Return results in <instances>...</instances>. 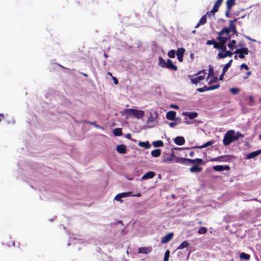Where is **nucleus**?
I'll use <instances>...</instances> for the list:
<instances>
[{"label": "nucleus", "instance_id": "43", "mask_svg": "<svg viewBox=\"0 0 261 261\" xmlns=\"http://www.w3.org/2000/svg\"><path fill=\"white\" fill-rule=\"evenodd\" d=\"M121 196H120V194H118L117 195H116L115 197V199L117 200V201H119L120 202H122V200L121 199Z\"/></svg>", "mask_w": 261, "mask_h": 261}, {"label": "nucleus", "instance_id": "17", "mask_svg": "<svg viewBox=\"0 0 261 261\" xmlns=\"http://www.w3.org/2000/svg\"><path fill=\"white\" fill-rule=\"evenodd\" d=\"M260 153H261V149H259V150L253 151V152H251L250 153L248 154L247 158L248 159H252L255 156H258Z\"/></svg>", "mask_w": 261, "mask_h": 261}, {"label": "nucleus", "instance_id": "44", "mask_svg": "<svg viewBox=\"0 0 261 261\" xmlns=\"http://www.w3.org/2000/svg\"><path fill=\"white\" fill-rule=\"evenodd\" d=\"M225 53L226 54V57H231L232 56V55H233V53H232L230 50H226L225 51Z\"/></svg>", "mask_w": 261, "mask_h": 261}, {"label": "nucleus", "instance_id": "14", "mask_svg": "<svg viewBox=\"0 0 261 261\" xmlns=\"http://www.w3.org/2000/svg\"><path fill=\"white\" fill-rule=\"evenodd\" d=\"M155 175V173L153 171H149L147 172L145 175L142 176V180H146L148 179L152 178Z\"/></svg>", "mask_w": 261, "mask_h": 261}, {"label": "nucleus", "instance_id": "10", "mask_svg": "<svg viewBox=\"0 0 261 261\" xmlns=\"http://www.w3.org/2000/svg\"><path fill=\"white\" fill-rule=\"evenodd\" d=\"M116 150L118 152L121 154H125L127 152L126 146L124 144L118 145L116 146Z\"/></svg>", "mask_w": 261, "mask_h": 261}, {"label": "nucleus", "instance_id": "62", "mask_svg": "<svg viewBox=\"0 0 261 261\" xmlns=\"http://www.w3.org/2000/svg\"><path fill=\"white\" fill-rule=\"evenodd\" d=\"M0 118H4V115L3 113H0Z\"/></svg>", "mask_w": 261, "mask_h": 261}, {"label": "nucleus", "instance_id": "27", "mask_svg": "<svg viewBox=\"0 0 261 261\" xmlns=\"http://www.w3.org/2000/svg\"><path fill=\"white\" fill-rule=\"evenodd\" d=\"M152 144L155 147H162L164 146V143L161 140H158L153 142Z\"/></svg>", "mask_w": 261, "mask_h": 261}, {"label": "nucleus", "instance_id": "58", "mask_svg": "<svg viewBox=\"0 0 261 261\" xmlns=\"http://www.w3.org/2000/svg\"><path fill=\"white\" fill-rule=\"evenodd\" d=\"M126 138H128V139H130L131 135L130 134H127L126 135Z\"/></svg>", "mask_w": 261, "mask_h": 261}, {"label": "nucleus", "instance_id": "11", "mask_svg": "<svg viewBox=\"0 0 261 261\" xmlns=\"http://www.w3.org/2000/svg\"><path fill=\"white\" fill-rule=\"evenodd\" d=\"M174 142L177 145H182L185 143V139L183 137L178 136L174 139Z\"/></svg>", "mask_w": 261, "mask_h": 261}, {"label": "nucleus", "instance_id": "56", "mask_svg": "<svg viewBox=\"0 0 261 261\" xmlns=\"http://www.w3.org/2000/svg\"><path fill=\"white\" fill-rule=\"evenodd\" d=\"M141 194L140 193H137V194L136 195H132V196H135L136 197H140L141 196Z\"/></svg>", "mask_w": 261, "mask_h": 261}, {"label": "nucleus", "instance_id": "19", "mask_svg": "<svg viewBox=\"0 0 261 261\" xmlns=\"http://www.w3.org/2000/svg\"><path fill=\"white\" fill-rule=\"evenodd\" d=\"M188 160H189V159L177 157V158H176L175 162H176V163H177L188 164Z\"/></svg>", "mask_w": 261, "mask_h": 261}, {"label": "nucleus", "instance_id": "34", "mask_svg": "<svg viewBox=\"0 0 261 261\" xmlns=\"http://www.w3.org/2000/svg\"><path fill=\"white\" fill-rule=\"evenodd\" d=\"M207 232V229L206 227H200L198 229V232L199 233V234H205Z\"/></svg>", "mask_w": 261, "mask_h": 261}, {"label": "nucleus", "instance_id": "54", "mask_svg": "<svg viewBox=\"0 0 261 261\" xmlns=\"http://www.w3.org/2000/svg\"><path fill=\"white\" fill-rule=\"evenodd\" d=\"M194 154H195V152L192 151L190 152L189 155H190V156L192 157V156H193L194 155Z\"/></svg>", "mask_w": 261, "mask_h": 261}, {"label": "nucleus", "instance_id": "40", "mask_svg": "<svg viewBox=\"0 0 261 261\" xmlns=\"http://www.w3.org/2000/svg\"><path fill=\"white\" fill-rule=\"evenodd\" d=\"M132 193L131 192H125V193H120V195L121 196L122 198L128 197V196H132Z\"/></svg>", "mask_w": 261, "mask_h": 261}, {"label": "nucleus", "instance_id": "12", "mask_svg": "<svg viewBox=\"0 0 261 261\" xmlns=\"http://www.w3.org/2000/svg\"><path fill=\"white\" fill-rule=\"evenodd\" d=\"M182 115L184 116L188 117L190 119H193L197 117L198 116V114L196 112H183Z\"/></svg>", "mask_w": 261, "mask_h": 261}, {"label": "nucleus", "instance_id": "52", "mask_svg": "<svg viewBox=\"0 0 261 261\" xmlns=\"http://www.w3.org/2000/svg\"><path fill=\"white\" fill-rule=\"evenodd\" d=\"M171 107L172 108H174V109H178V106L174 105H171Z\"/></svg>", "mask_w": 261, "mask_h": 261}, {"label": "nucleus", "instance_id": "33", "mask_svg": "<svg viewBox=\"0 0 261 261\" xmlns=\"http://www.w3.org/2000/svg\"><path fill=\"white\" fill-rule=\"evenodd\" d=\"M171 155H172V156H171V157H168V158H167L164 159L163 160V162L166 163V162H170L173 161V160H174L173 158L175 157L174 154V153H173V152H172L171 153Z\"/></svg>", "mask_w": 261, "mask_h": 261}, {"label": "nucleus", "instance_id": "49", "mask_svg": "<svg viewBox=\"0 0 261 261\" xmlns=\"http://www.w3.org/2000/svg\"><path fill=\"white\" fill-rule=\"evenodd\" d=\"M90 124L94 126L96 128H99V126L96 124V122H92L90 123Z\"/></svg>", "mask_w": 261, "mask_h": 261}, {"label": "nucleus", "instance_id": "38", "mask_svg": "<svg viewBox=\"0 0 261 261\" xmlns=\"http://www.w3.org/2000/svg\"><path fill=\"white\" fill-rule=\"evenodd\" d=\"M240 89L236 88H232L230 89V92L234 95L238 94L240 92Z\"/></svg>", "mask_w": 261, "mask_h": 261}, {"label": "nucleus", "instance_id": "46", "mask_svg": "<svg viewBox=\"0 0 261 261\" xmlns=\"http://www.w3.org/2000/svg\"><path fill=\"white\" fill-rule=\"evenodd\" d=\"M217 81V77H213V79H212L210 82H209V84H211L213 83H214V82H216V81Z\"/></svg>", "mask_w": 261, "mask_h": 261}, {"label": "nucleus", "instance_id": "57", "mask_svg": "<svg viewBox=\"0 0 261 261\" xmlns=\"http://www.w3.org/2000/svg\"><path fill=\"white\" fill-rule=\"evenodd\" d=\"M229 11H228V9H227V10L226 11L225 15H226V16H228L229 13Z\"/></svg>", "mask_w": 261, "mask_h": 261}, {"label": "nucleus", "instance_id": "31", "mask_svg": "<svg viewBox=\"0 0 261 261\" xmlns=\"http://www.w3.org/2000/svg\"><path fill=\"white\" fill-rule=\"evenodd\" d=\"M113 133L116 136H120L122 135V129L120 128H115L113 130Z\"/></svg>", "mask_w": 261, "mask_h": 261}, {"label": "nucleus", "instance_id": "37", "mask_svg": "<svg viewBox=\"0 0 261 261\" xmlns=\"http://www.w3.org/2000/svg\"><path fill=\"white\" fill-rule=\"evenodd\" d=\"M176 52L175 50L174 49L170 50L168 52V56L170 58H174L175 57Z\"/></svg>", "mask_w": 261, "mask_h": 261}, {"label": "nucleus", "instance_id": "50", "mask_svg": "<svg viewBox=\"0 0 261 261\" xmlns=\"http://www.w3.org/2000/svg\"><path fill=\"white\" fill-rule=\"evenodd\" d=\"M183 57L184 56H177L178 60L179 62H181L183 61Z\"/></svg>", "mask_w": 261, "mask_h": 261}, {"label": "nucleus", "instance_id": "2", "mask_svg": "<svg viewBox=\"0 0 261 261\" xmlns=\"http://www.w3.org/2000/svg\"><path fill=\"white\" fill-rule=\"evenodd\" d=\"M236 21L234 20H229V25L228 28L224 27L223 29H222L220 31L217 32L218 35H223L227 38H230V33L231 31H232L233 33L236 32V26L234 24L233 22Z\"/></svg>", "mask_w": 261, "mask_h": 261}, {"label": "nucleus", "instance_id": "21", "mask_svg": "<svg viewBox=\"0 0 261 261\" xmlns=\"http://www.w3.org/2000/svg\"><path fill=\"white\" fill-rule=\"evenodd\" d=\"M151 154L154 158H158L161 154V150L160 149H154L151 152Z\"/></svg>", "mask_w": 261, "mask_h": 261}, {"label": "nucleus", "instance_id": "5", "mask_svg": "<svg viewBox=\"0 0 261 261\" xmlns=\"http://www.w3.org/2000/svg\"><path fill=\"white\" fill-rule=\"evenodd\" d=\"M127 111L129 115H132L138 119L143 117L144 115V112L142 110H137L130 109H128Z\"/></svg>", "mask_w": 261, "mask_h": 261}, {"label": "nucleus", "instance_id": "3", "mask_svg": "<svg viewBox=\"0 0 261 261\" xmlns=\"http://www.w3.org/2000/svg\"><path fill=\"white\" fill-rule=\"evenodd\" d=\"M159 64L162 67L171 69L174 71L177 70V67L173 64L172 60L170 59H167V62H166L162 57H160L159 58Z\"/></svg>", "mask_w": 261, "mask_h": 261}, {"label": "nucleus", "instance_id": "4", "mask_svg": "<svg viewBox=\"0 0 261 261\" xmlns=\"http://www.w3.org/2000/svg\"><path fill=\"white\" fill-rule=\"evenodd\" d=\"M218 35V37H217V39L219 41L218 42L217 44L216 45V49L225 52L227 49L226 43L227 41V40L229 39V38L223 35Z\"/></svg>", "mask_w": 261, "mask_h": 261}, {"label": "nucleus", "instance_id": "39", "mask_svg": "<svg viewBox=\"0 0 261 261\" xmlns=\"http://www.w3.org/2000/svg\"><path fill=\"white\" fill-rule=\"evenodd\" d=\"M170 255V251L169 250H167L165 252V255H164V261H169V257Z\"/></svg>", "mask_w": 261, "mask_h": 261}, {"label": "nucleus", "instance_id": "60", "mask_svg": "<svg viewBox=\"0 0 261 261\" xmlns=\"http://www.w3.org/2000/svg\"><path fill=\"white\" fill-rule=\"evenodd\" d=\"M245 63H243L241 64V68H245Z\"/></svg>", "mask_w": 261, "mask_h": 261}, {"label": "nucleus", "instance_id": "22", "mask_svg": "<svg viewBox=\"0 0 261 261\" xmlns=\"http://www.w3.org/2000/svg\"><path fill=\"white\" fill-rule=\"evenodd\" d=\"M236 0H227L226 2L227 9L230 11L233 6L235 5Z\"/></svg>", "mask_w": 261, "mask_h": 261}, {"label": "nucleus", "instance_id": "25", "mask_svg": "<svg viewBox=\"0 0 261 261\" xmlns=\"http://www.w3.org/2000/svg\"><path fill=\"white\" fill-rule=\"evenodd\" d=\"M213 143H214V141H208V142H206L205 143H204V144H203L202 145H201L200 146L194 147L193 148H205V147H207L208 146L212 145Z\"/></svg>", "mask_w": 261, "mask_h": 261}, {"label": "nucleus", "instance_id": "28", "mask_svg": "<svg viewBox=\"0 0 261 261\" xmlns=\"http://www.w3.org/2000/svg\"><path fill=\"white\" fill-rule=\"evenodd\" d=\"M186 50L183 47L178 48L176 51L177 56H184Z\"/></svg>", "mask_w": 261, "mask_h": 261}, {"label": "nucleus", "instance_id": "24", "mask_svg": "<svg viewBox=\"0 0 261 261\" xmlns=\"http://www.w3.org/2000/svg\"><path fill=\"white\" fill-rule=\"evenodd\" d=\"M234 53L239 54V57L240 58H245V47H243L240 49H237L235 51Z\"/></svg>", "mask_w": 261, "mask_h": 261}, {"label": "nucleus", "instance_id": "6", "mask_svg": "<svg viewBox=\"0 0 261 261\" xmlns=\"http://www.w3.org/2000/svg\"><path fill=\"white\" fill-rule=\"evenodd\" d=\"M222 2L223 0H217L215 3L212 10L210 11L207 12L206 14H207L208 16H210L212 13L215 14L216 12H217L218 11V9L221 5Z\"/></svg>", "mask_w": 261, "mask_h": 261}, {"label": "nucleus", "instance_id": "9", "mask_svg": "<svg viewBox=\"0 0 261 261\" xmlns=\"http://www.w3.org/2000/svg\"><path fill=\"white\" fill-rule=\"evenodd\" d=\"M174 236L173 232H170L165 235L164 237H163L161 239V243L162 244H166L168 243L170 241L172 240Z\"/></svg>", "mask_w": 261, "mask_h": 261}, {"label": "nucleus", "instance_id": "61", "mask_svg": "<svg viewBox=\"0 0 261 261\" xmlns=\"http://www.w3.org/2000/svg\"><path fill=\"white\" fill-rule=\"evenodd\" d=\"M174 120H175V122H177L178 123H179V121H180V119L178 118H175Z\"/></svg>", "mask_w": 261, "mask_h": 261}, {"label": "nucleus", "instance_id": "42", "mask_svg": "<svg viewBox=\"0 0 261 261\" xmlns=\"http://www.w3.org/2000/svg\"><path fill=\"white\" fill-rule=\"evenodd\" d=\"M208 76H211L214 75V69L213 67L211 66H209V69H208Z\"/></svg>", "mask_w": 261, "mask_h": 261}, {"label": "nucleus", "instance_id": "36", "mask_svg": "<svg viewBox=\"0 0 261 261\" xmlns=\"http://www.w3.org/2000/svg\"><path fill=\"white\" fill-rule=\"evenodd\" d=\"M236 41L234 40H232L229 44H228L227 45L230 49H233L236 48Z\"/></svg>", "mask_w": 261, "mask_h": 261}, {"label": "nucleus", "instance_id": "8", "mask_svg": "<svg viewBox=\"0 0 261 261\" xmlns=\"http://www.w3.org/2000/svg\"><path fill=\"white\" fill-rule=\"evenodd\" d=\"M188 77L191 80V83L194 84H197L204 79V76L202 75H199L195 78H193V75H189Z\"/></svg>", "mask_w": 261, "mask_h": 261}, {"label": "nucleus", "instance_id": "26", "mask_svg": "<svg viewBox=\"0 0 261 261\" xmlns=\"http://www.w3.org/2000/svg\"><path fill=\"white\" fill-rule=\"evenodd\" d=\"M232 62V60H230L223 67V69H222L223 74H225V73L228 70L229 67L231 66Z\"/></svg>", "mask_w": 261, "mask_h": 261}, {"label": "nucleus", "instance_id": "32", "mask_svg": "<svg viewBox=\"0 0 261 261\" xmlns=\"http://www.w3.org/2000/svg\"><path fill=\"white\" fill-rule=\"evenodd\" d=\"M218 42L214 40H207L206 41V44L210 45H213L214 48H216V44H217Z\"/></svg>", "mask_w": 261, "mask_h": 261}, {"label": "nucleus", "instance_id": "64", "mask_svg": "<svg viewBox=\"0 0 261 261\" xmlns=\"http://www.w3.org/2000/svg\"><path fill=\"white\" fill-rule=\"evenodd\" d=\"M104 57L106 58H107L108 57V55H107L106 54H104Z\"/></svg>", "mask_w": 261, "mask_h": 261}, {"label": "nucleus", "instance_id": "30", "mask_svg": "<svg viewBox=\"0 0 261 261\" xmlns=\"http://www.w3.org/2000/svg\"><path fill=\"white\" fill-rule=\"evenodd\" d=\"M189 244L186 241L182 242L180 245L177 247V249H182L184 248L188 247Z\"/></svg>", "mask_w": 261, "mask_h": 261}, {"label": "nucleus", "instance_id": "15", "mask_svg": "<svg viewBox=\"0 0 261 261\" xmlns=\"http://www.w3.org/2000/svg\"><path fill=\"white\" fill-rule=\"evenodd\" d=\"M176 113L174 111H169L166 114V118L170 120H173L175 119Z\"/></svg>", "mask_w": 261, "mask_h": 261}, {"label": "nucleus", "instance_id": "20", "mask_svg": "<svg viewBox=\"0 0 261 261\" xmlns=\"http://www.w3.org/2000/svg\"><path fill=\"white\" fill-rule=\"evenodd\" d=\"M202 168L201 167H199L197 165L193 166V167L190 168V171L192 173L194 172H200L202 171Z\"/></svg>", "mask_w": 261, "mask_h": 261}, {"label": "nucleus", "instance_id": "55", "mask_svg": "<svg viewBox=\"0 0 261 261\" xmlns=\"http://www.w3.org/2000/svg\"><path fill=\"white\" fill-rule=\"evenodd\" d=\"M250 258V255L246 254V260H248Z\"/></svg>", "mask_w": 261, "mask_h": 261}, {"label": "nucleus", "instance_id": "45", "mask_svg": "<svg viewBox=\"0 0 261 261\" xmlns=\"http://www.w3.org/2000/svg\"><path fill=\"white\" fill-rule=\"evenodd\" d=\"M178 123L177 122H170L169 124V125L170 127H173L175 125H177Z\"/></svg>", "mask_w": 261, "mask_h": 261}, {"label": "nucleus", "instance_id": "51", "mask_svg": "<svg viewBox=\"0 0 261 261\" xmlns=\"http://www.w3.org/2000/svg\"><path fill=\"white\" fill-rule=\"evenodd\" d=\"M249 101L250 102V103H252V102H254V99H253V97L252 96H250L249 97Z\"/></svg>", "mask_w": 261, "mask_h": 261}, {"label": "nucleus", "instance_id": "53", "mask_svg": "<svg viewBox=\"0 0 261 261\" xmlns=\"http://www.w3.org/2000/svg\"><path fill=\"white\" fill-rule=\"evenodd\" d=\"M224 74H223V72H222V74H221L220 75V76H219V80H223Z\"/></svg>", "mask_w": 261, "mask_h": 261}, {"label": "nucleus", "instance_id": "41", "mask_svg": "<svg viewBox=\"0 0 261 261\" xmlns=\"http://www.w3.org/2000/svg\"><path fill=\"white\" fill-rule=\"evenodd\" d=\"M227 57L225 53L220 52L218 54V58L223 59Z\"/></svg>", "mask_w": 261, "mask_h": 261}, {"label": "nucleus", "instance_id": "1", "mask_svg": "<svg viewBox=\"0 0 261 261\" xmlns=\"http://www.w3.org/2000/svg\"><path fill=\"white\" fill-rule=\"evenodd\" d=\"M241 136L239 133H236L233 130H228L223 139V142L225 146L229 145L232 142L237 140Z\"/></svg>", "mask_w": 261, "mask_h": 261}, {"label": "nucleus", "instance_id": "48", "mask_svg": "<svg viewBox=\"0 0 261 261\" xmlns=\"http://www.w3.org/2000/svg\"><path fill=\"white\" fill-rule=\"evenodd\" d=\"M241 259H245V252H242L240 255Z\"/></svg>", "mask_w": 261, "mask_h": 261}, {"label": "nucleus", "instance_id": "23", "mask_svg": "<svg viewBox=\"0 0 261 261\" xmlns=\"http://www.w3.org/2000/svg\"><path fill=\"white\" fill-rule=\"evenodd\" d=\"M138 145L139 146L143 147L146 149H148L151 147V145L148 141L139 142Z\"/></svg>", "mask_w": 261, "mask_h": 261}, {"label": "nucleus", "instance_id": "47", "mask_svg": "<svg viewBox=\"0 0 261 261\" xmlns=\"http://www.w3.org/2000/svg\"><path fill=\"white\" fill-rule=\"evenodd\" d=\"M112 79H113V80L114 81V83L115 84L117 85V84H118V80L117 79L116 77L112 76Z\"/></svg>", "mask_w": 261, "mask_h": 261}, {"label": "nucleus", "instance_id": "63", "mask_svg": "<svg viewBox=\"0 0 261 261\" xmlns=\"http://www.w3.org/2000/svg\"><path fill=\"white\" fill-rule=\"evenodd\" d=\"M247 77L248 76H249L250 74H251V72L250 71H248L247 72ZM247 77H246V79Z\"/></svg>", "mask_w": 261, "mask_h": 261}, {"label": "nucleus", "instance_id": "18", "mask_svg": "<svg viewBox=\"0 0 261 261\" xmlns=\"http://www.w3.org/2000/svg\"><path fill=\"white\" fill-rule=\"evenodd\" d=\"M203 163V160L201 159L196 158L195 159H190L188 160V164H194L197 163L199 165L202 164Z\"/></svg>", "mask_w": 261, "mask_h": 261}, {"label": "nucleus", "instance_id": "35", "mask_svg": "<svg viewBox=\"0 0 261 261\" xmlns=\"http://www.w3.org/2000/svg\"><path fill=\"white\" fill-rule=\"evenodd\" d=\"M225 157V156H220L217 158H213L211 160V161L212 162H221L224 161L223 159Z\"/></svg>", "mask_w": 261, "mask_h": 261}, {"label": "nucleus", "instance_id": "29", "mask_svg": "<svg viewBox=\"0 0 261 261\" xmlns=\"http://www.w3.org/2000/svg\"><path fill=\"white\" fill-rule=\"evenodd\" d=\"M150 250L148 247H141L138 249V252L141 253L146 254L149 252Z\"/></svg>", "mask_w": 261, "mask_h": 261}, {"label": "nucleus", "instance_id": "13", "mask_svg": "<svg viewBox=\"0 0 261 261\" xmlns=\"http://www.w3.org/2000/svg\"><path fill=\"white\" fill-rule=\"evenodd\" d=\"M213 169L215 171H222L225 170H229L230 168L228 166H227V165H225V166L217 165V166H214Z\"/></svg>", "mask_w": 261, "mask_h": 261}, {"label": "nucleus", "instance_id": "7", "mask_svg": "<svg viewBox=\"0 0 261 261\" xmlns=\"http://www.w3.org/2000/svg\"><path fill=\"white\" fill-rule=\"evenodd\" d=\"M220 85L217 84L214 86L207 87L206 86H204L203 88H198L197 89V91L199 92H203L206 91L213 90L219 88Z\"/></svg>", "mask_w": 261, "mask_h": 261}, {"label": "nucleus", "instance_id": "59", "mask_svg": "<svg viewBox=\"0 0 261 261\" xmlns=\"http://www.w3.org/2000/svg\"><path fill=\"white\" fill-rule=\"evenodd\" d=\"M80 74H83V75L84 76H85V77H87V76H88V74H86V73H83V72H80Z\"/></svg>", "mask_w": 261, "mask_h": 261}, {"label": "nucleus", "instance_id": "16", "mask_svg": "<svg viewBox=\"0 0 261 261\" xmlns=\"http://www.w3.org/2000/svg\"><path fill=\"white\" fill-rule=\"evenodd\" d=\"M208 15L207 14H205L203 15L201 18L200 19L198 23L195 26V28H198L200 25H203L206 22V16Z\"/></svg>", "mask_w": 261, "mask_h": 261}]
</instances>
